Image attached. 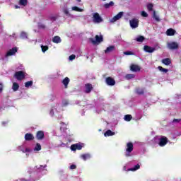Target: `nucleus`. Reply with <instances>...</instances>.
Here are the masks:
<instances>
[{
  "instance_id": "nucleus-47",
  "label": "nucleus",
  "mask_w": 181,
  "mask_h": 181,
  "mask_svg": "<svg viewBox=\"0 0 181 181\" xmlns=\"http://www.w3.org/2000/svg\"><path fill=\"white\" fill-rule=\"evenodd\" d=\"M64 13H65V15H70V13L69 12V10H67V9L64 10Z\"/></svg>"
},
{
  "instance_id": "nucleus-5",
  "label": "nucleus",
  "mask_w": 181,
  "mask_h": 181,
  "mask_svg": "<svg viewBox=\"0 0 181 181\" xmlns=\"http://www.w3.org/2000/svg\"><path fill=\"white\" fill-rule=\"evenodd\" d=\"M83 149V144H75L71 146V151H81Z\"/></svg>"
},
{
  "instance_id": "nucleus-4",
  "label": "nucleus",
  "mask_w": 181,
  "mask_h": 181,
  "mask_svg": "<svg viewBox=\"0 0 181 181\" xmlns=\"http://www.w3.org/2000/svg\"><path fill=\"white\" fill-rule=\"evenodd\" d=\"M130 26L132 29H136L139 26V20L137 18H133L129 21Z\"/></svg>"
},
{
  "instance_id": "nucleus-49",
  "label": "nucleus",
  "mask_w": 181,
  "mask_h": 181,
  "mask_svg": "<svg viewBox=\"0 0 181 181\" xmlns=\"http://www.w3.org/2000/svg\"><path fill=\"white\" fill-rule=\"evenodd\" d=\"M24 152H30V149L26 148H25V151H24Z\"/></svg>"
},
{
  "instance_id": "nucleus-3",
  "label": "nucleus",
  "mask_w": 181,
  "mask_h": 181,
  "mask_svg": "<svg viewBox=\"0 0 181 181\" xmlns=\"http://www.w3.org/2000/svg\"><path fill=\"white\" fill-rule=\"evenodd\" d=\"M94 38H90L89 40L90 42H91V43H93V45H96L97 43H101V42H103V35H95Z\"/></svg>"
},
{
  "instance_id": "nucleus-31",
  "label": "nucleus",
  "mask_w": 181,
  "mask_h": 181,
  "mask_svg": "<svg viewBox=\"0 0 181 181\" xmlns=\"http://www.w3.org/2000/svg\"><path fill=\"white\" fill-rule=\"evenodd\" d=\"M147 9L149 12H152L153 11V4L152 3H149L147 4Z\"/></svg>"
},
{
  "instance_id": "nucleus-54",
  "label": "nucleus",
  "mask_w": 181,
  "mask_h": 181,
  "mask_svg": "<svg viewBox=\"0 0 181 181\" xmlns=\"http://www.w3.org/2000/svg\"><path fill=\"white\" fill-rule=\"evenodd\" d=\"M103 1H106V0H103Z\"/></svg>"
},
{
  "instance_id": "nucleus-36",
  "label": "nucleus",
  "mask_w": 181,
  "mask_h": 181,
  "mask_svg": "<svg viewBox=\"0 0 181 181\" xmlns=\"http://www.w3.org/2000/svg\"><path fill=\"white\" fill-rule=\"evenodd\" d=\"M41 150H42V146L40 145V144L37 143L34 148V151H41Z\"/></svg>"
},
{
  "instance_id": "nucleus-21",
  "label": "nucleus",
  "mask_w": 181,
  "mask_h": 181,
  "mask_svg": "<svg viewBox=\"0 0 181 181\" xmlns=\"http://www.w3.org/2000/svg\"><path fill=\"white\" fill-rule=\"evenodd\" d=\"M69 83H70V78H69V77H66L62 81V83L64 84L65 88H67Z\"/></svg>"
},
{
  "instance_id": "nucleus-51",
  "label": "nucleus",
  "mask_w": 181,
  "mask_h": 181,
  "mask_svg": "<svg viewBox=\"0 0 181 181\" xmlns=\"http://www.w3.org/2000/svg\"><path fill=\"white\" fill-rule=\"evenodd\" d=\"M40 28H42V29H45V25H41Z\"/></svg>"
},
{
  "instance_id": "nucleus-16",
  "label": "nucleus",
  "mask_w": 181,
  "mask_h": 181,
  "mask_svg": "<svg viewBox=\"0 0 181 181\" xmlns=\"http://www.w3.org/2000/svg\"><path fill=\"white\" fill-rule=\"evenodd\" d=\"M25 139L26 141H33V139H35V136L30 133H27L25 135Z\"/></svg>"
},
{
  "instance_id": "nucleus-27",
  "label": "nucleus",
  "mask_w": 181,
  "mask_h": 181,
  "mask_svg": "<svg viewBox=\"0 0 181 181\" xmlns=\"http://www.w3.org/2000/svg\"><path fill=\"white\" fill-rule=\"evenodd\" d=\"M105 136H112V135H115V132H112L111 130H107L104 134Z\"/></svg>"
},
{
  "instance_id": "nucleus-29",
  "label": "nucleus",
  "mask_w": 181,
  "mask_h": 181,
  "mask_svg": "<svg viewBox=\"0 0 181 181\" xmlns=\"http://www.w3.org/2000/svg\"><path fill=\"white\" fill-rule=\"evenodd\" d=\"M125 78L127 80H131L132 78H135V75L132 74H128L125 76Z\"/></svg>"
},
{
  "instance_id": "nucleus-13",
  "label": "nucleus",
  "mask_w": 181,
  "mask_h": 181,
  "mask_svg": "<svg viewBox=\"0 0 181 181\" xmlns=\"http://www.w3.org/2000/svg\"><path fill=\"white\" fill-rule=\"evenodd\" d=\"M18 52V48L17 47H13L11 49H9L7 53L6 56H15L16 53Z\"/></svg>"
},
{
  "instance_id": "nucleus-26",
  "label": "nucleus",
  "mask_w": 181,
  "mask_h": 181,
  "mask_svg": "<svg viewBox=\"0 0 181 181\" xmlns=\"http://www.w3.org/2000/svg\"><path fill=\"white\" fill-rule=\"evenodd\" d=\"M12 89L13 91H18L19 90V84L16 82L13 83Z\"/></svg>"
},
{
  "instance_id": "nucleus-17",
  "label": "nucleus",
  "mask_w": 181,
  "mask_h": 181,
  "mask_svg": "<svg viewBox=\"0 0 181 181\" xmlns=\"http://www.w3.org/2000/svg\"><path fill=\"white\" fill-rule=\"evenodd\" d=\"M175 33H176V30L173 28H169L166 31L167 36H175Z\"/></svg>"
},
{
  "instance_id": "nucleus-43",
  "label": "nucleus",
  "mask_w": 181,
  "mask_h": 181,
  "mask_svg": "<svg viewBox=\"0 0 181 181\" xmlns=\"http://www.w3.org/2000/svg\"><path fill=\"white\" fill-rule=\"evenodd\" d=\"M74 59H76V56L74 54H71V56H69V60L71 62H72V60H74Z\"/></svg>"
},
{
  "instance_id": "nucleus-46",
  "label": "nucleus",
  "mask_w": 181,
  "mask_h": 181,
  "mask_svg": "<svg viewBox=\"0 0 181 181\" xmlns=\"http://www.w3.org/2000/svg\"><path fill=\"white\" fill-rule=\"evenodd\" d=\"M3 90H4V85L1 83H0V93H2Z\"/></svg>"
},
{
  "instance_id": "nucleus-22",
  "label": "nucleus",
  "mask_w": 181,
  "mask_h": 181,
  "mask_svg": "<svg viewBox=\"0 0 181 181\" xmlns=\"http://www.w3.org/2000/svg\"><path fill=\"white\" fill-rule=\"evenodd\" d=\"M141 168V165L139 164H137L136 165H134V168H129L127 170L129 172H135V170H138V169H140Z\"/></svg>"
},
{
  "instance_id": "nucleus-38",
  "label": "nucleus",
  "mask_w": 181,
  "mask_h": 181,
  "mask_svg": "<svg viewBox=\"0 0 181 181\" xmlns=\"http://www.w3.org/2000/svg\"><path fill=\"white\" fill-rule=\"evenodd\" d=\"M41 49L42 52L45 53V52H47V50H49V47L47 45H42Z\"/></svg>"
},
{
  "instance_id": "nucleus-6",
  "label": "nucleus",
  "mask_w": 181,
  "mask_h": 181,
  "mask_svg": "<svg viewBox=\"0 0 181 181\" xmlns=\"http://www.w3.org/2000/svg\"><path fill=\"white\" fill-rule=\"evenodd\" d=\"M122 16H124V12L120 11L118 13V14H117L116 16H115L111 20L110 22L112 23H114V22H117V21H119V19H121V18H122Z\"/></svg>"
},
{
  "instance_id": "nucleus-10",
  "label": "nucleus",
  "mask_w": 181,
  "mask_h": 181,
  "mask_svg": "<svg viewBox=\"0 0 181 181\" xmlns=\"http://www.w3.org/2000/svg\"><path fill=\"white\" fill-rule=\"evenodd\" d=\"M93 87L91 83L85 84V93L86 94H90L91 91H93Z\"/></svg>"
},
{
  "instance_id": "nucleus-48",
  "label": "nucleus",
  "mask_w": 181,
  "mask_h": 181,
  "mask_svg": "<svg viewBox=\"0 0 181 181\" xmlns=\"http://www.w3.org/2000/svg\"><path fill=\"white\" fill-rule=\"evenodd\" d=\"M20 151H21L22 152L25 153V149L22 148V146L19 147Z\"/></svg>"
},
{
  "instance_id": "nucleus-39",
  "label": "nucleus",
  "mask_w": 181,
  "mask_h": 181,
  "mask_svg": "<svg viewBox=\"0 0 181 181\" xmlns=\"http://www.w3.org/2000/svg\"><path fill=\"white\" fill-rule=\"evenodd\" d=\"M72 11H75L76 12H83V9H81L77 6L72 7Z\"/></svg>"
},
{
  "instance_id": "nucleus-28",
  "label": "nucleus",
  "mask_w": 181,
  "mask_h": 181,
  "mask_svg": "<svg viewBox=\"0 0 181 181\" xmlns=\"http://www.w3.org/2000/svg\"><path fill=\"white\" fill-rule=\"evenodd\" d=\"M153 19H155V21H156V22H160V18H159V16H158V15H156V11H153Z\"/></svg>"
},
{
  "instance_id": "nucleus-50",
  "label": "nucleus",
  "mask_w": 181,
  "mask_h": 181,
  "mask_svg": "<svg viewBox=\"0 0 181 181\" xmlns=\"http://www.w3.org/2000/svg\"><path fill=\"white\" fill-rule=\"evenodd\" d=\"M19 8H21L19 6H18V5L15 6V9H19Z\"/></svg>"
},
{
  "instance_id": "nucleus-41",
  "label": "nucleus",
  "mask_w": 181,
  "mask_h": 181,
  "mask_svg": "<svg viewBox=\"0 0 181 181\" xmlns=\"http://www.w3.org/2000/svg\"><path fill=\"white\" fill-rule=\"evenodd\" d=\"M141 15L143 16V18H148V13H146L145 11H141Z\"/></svg>"
},
{
  "instance_id": "nucleus-30",
  "label": "nucleus",
  "mask_w": 181,
  "mask_h": 181,
  "mask_svg": "<svg viewBox=\"0 0 181 181\" xmlns=\"http://www.w3.org/2000/svg\"><path fill=\"white\" fill-rule=\"evenodd\" d=\"M32 86H33V81H30L25 83V87H26V88H29V87H32Z\"/></svg>"
},
{
  "instance_id": "nucleus-44",
  "label": "nucleus",
  "mask_w": 181,
  "mask_h": 181,
  "mask_svg": "<svg viewBox=\"0 0 181 181\" xmlns=\"http://www.w3.org/2000/svg\"><path fill=\"white\" fill-rule=\"evenodd\" d=\"M69 168H70L71 170L76 169V168H77V165L73 164V165H70Z\"/></svg>"
},
{
  "instance_id": "nucleus-7",
  "label": "nucleus",
  "mask_w": 181,
  "mask_h": 181,
  "mask_svg": "<svg viewBox=\"0 0 181 181\" xmlns=\"http://www.w3.org/2000/svg\"><path fill=\"white\" fill-rule=\"evenodd\" d=\"M103 21V18L100 16L98 13H93V22H95V23H101Z\"/></svg>"
},
{
  "instance_id": "nucleus-2",
  "label": "nucleus",
  "mask_w": 181,
  "mask_h": 181,
  "mask_svg": "<svg viewBox=\"0 0 181 181\" xmlns=\"http://www.w3.org/2000/svg\"><path fill=\"white\" fill-rule=\"evenodd\" d=\"M26 73H25L23 71H16L14 74V77L21 81V80H23V78H25Z\"/></svg>"
},
{
  "instance_id": "nucleus-9",
  "label": "nucleus",
  "mask_w": 181,
  "mask_h": 181,
  "mask_svg": "<svg viewBox=\"0 0 181 181\" xmlns=\"http://www.w3.org/2000/svg\"><path fill=\"white\" fill-rule=\"evenodd\" d=\"M105 82L107 86H115V79L110 76L106 78Z\"/></svg>"
},
{
  "instance_id": "nucleus-23",
  "label": "nucleus",
  "mask_w": 181,
  "mask_h": 181,
  "mask_svg": "<svg viewBox=\"0 0 181 181\" xmlns=\"http://www.w3.org/2000/svg\"><path fill=\"white\" fill-rule=\"evenodd\" d=\"M52 42L54 43H60L62 42V39L60 38V37L59 36H54L53 38H52Z\"/></svg>"
},
{
  "instance_id": "nucleus-42",
  "label": "nucleus",
  "mask_w": 181,
  "mask_h": 181,
  "mask_svg": "<svg viewBox=\"0 0 181 181\" xmlns=\"http://www.w3.org/2000/svg\"><path fill=\"white\" fill-rule=\"evenodd\" d=\"M180 121H181V118L180 119H174L172 121V123L173 124H179V122H180Z\"/></svg>"
},
{
  "instance_id": "nucleus-15",
  "label": "nucleus",
  "mask_w": 181,
  "mask_h": 181,
  "mask_svg": "<svg viewBox=\"0 0 181 181\" xmlns=\"http://www.w3.org/2000/svg\"><path fill=\"white\" fill-rule=\"evenodd\" d=\"M144 51L146 52V53H153L156 49L155 47H149L148 45H145L144 47Z\"/></svg>"
},
{
  "instance_id": "nucleus-52",
  "label": "nucleus",
  "mask_w": 181,
  "mask_h": 181,
  "mask_svg": "<svg viewBox=\"0 0 181 181\" xmlns=\"http://www.w3.org/2000/svg\"><path fill=\"white\" fill-rule=\"evenodd\" d=\"M52 19H53V21H56V17H52Z\"/></svg>"
},
{
  "instance_id": "nucleus-34",
  "label": "nucleus",
  "mask_w": 181,
  "mask_h": 181,
  "mask_svg": "<svg viewBox=\"0 0 181 181\" xmlns=\"http://www.w3.org/2000/svg\"><path fill=\"white\" fill-rule=\"evenodd\" d=\"M21 39H28V33L22 32L20 35Z\"/></svg>"
},
{
  "instance_id": "nucleus-19",
  "label": "nucleus",
  "mask_w": 181,
  "mask_h": 181,
  "mask_svg": "<svg viewBox=\"0 0 181 181\" xmlns=\"http://www.w3.org/2000/svg\"><path fill=\"white\" fill-rule=\"evenodd\" d=\"M136 94H138L139 95H144V93H145V89L142 88H137L136 89Z\"/></svg>"
},
{
  "instance_id": "nucleus-24",
  "label": "nucleus",
  "mask_w": 181,
  "mask_h": 181,
  "mask_svg": "<svg viewBox=\"0 0 181 181\" xmlns=\"http://www.w3.org/2000/svg\"><path fill=\"white\" fill-rule=\"evenodd\" d=\"M81 158L84 160H87V159H90L91 158V156L90 155V153H86V154H82L81 156Z\"/></svg>"
},
{
  "instance_id": "nucleus-8",
  "label": "nucleus",
  "mask_w": 181,
  "mask_h": 181,
  "mask_svg": "<svg viewBox=\"0 0 181 181\" xmlns=\"http://www.w3.org/2000/svg\"><path fill=\"white\" fill-rule=\"evenodd\" d=\"M168 47L170 50H175L176 49H179V45H177V42H170L168 44Z\"/></svg>"
},
{
  "instance_id": "nucleus-40",
  "label": "nucleus",
  "mask_w": 181,
  "mask_h": 181,
  "mask_svg": "<svg viewBox=\"0 0 181 181\" xmlns=\"http://www.w3.org/2000/svg\"><path fill=\"white\" fill-rule=\"evenodd\" d=\"M124 54H125L126 56H132L134 55V52L131 51H127V52H124Z\"/></svg>"
},
{
  "instance_id": "nucleus-53",
  "label": "nucleus",
  "mask_w": 181,
  "mask_h": 181,
  "mask_svg": "<svg viewBox=\"0 0 181 181\" xmlns=\"http://www.w3.org/2000/svg\"><path fill=\"white\" fill-rule=\"evenodd\" d=\"M77 2H81V0H76Z\"/></svg>"
},
{
  "instance_id": "nucleus-14",
  "label": "nucleus",
  "mask_w": 181,
  "mask_h": 181,
  "mask_svg": "<svg viewBox=\"0 0 181 181\" xmlns=\"http://www.w3.org/2000/svg\"><path fill=\"white\" fill-rule=\"evenodd\" d=\"M130 70L131 71H134L135 73L138 71H141V66L136 65V64H132L130 66Z\"/></svg>"
},
{
  "instance_id": "nucleus-20",
  "label": "nucleus",
  "mask_w": 181,
  "mask_h": 181,
  "mask_svg": "<svg viewBox=\"0 0 181 181\" xmlns=\"http://www.w3.org/2000/svg\"><path fill=\"white\" fill-rule=\"evenodd\" d=\"M114 50H115V47L114 45H110L106 48L105 53H111V52H114Z\"/></svg>"
},
{
  "instance_id": "nucleus-35",
  "label": "nucleus",
  "mask_w": 181,
  "mask_h": 181,
  "mask_svg": "<svg viewBox=\"0 0 181 181\" xmlns=\"http://www.w3.org/2000/svg\"><path fill=\"white\" fill-rule=\"evenodd\" d=\"M158 70H160V71H162L163 73H168V71H169V70L168 69H165L160 66H159L158 67Z\"/></svg>"
},
{
  "instance_id": "nucleus-45",
  "label": "nucleus",
  "mask_w": 181,
  "mask_h": 181,
  "mask_svg": "<svg viewBox=\"0 0 181 181\" xmlns=\"http://www.w3.org/2000/svg\"><path fill=\"white\" fill-rule=\"evenodd\" d=\"M66 105H69V101L65 100L63 102V106L66 107Z\"/></svg>"
},
{
  "instance_id": "nucleus-33",
  "label": "nucleus",
  "mask_w": 181,
  "mask_h": 181,
  "mask_svg": "<svg viewBox=\"0 0 181 181\" xmlns=\"http://www.w3.org/2000/svg\"><path fill=\"white\" fill-rule=\"evenodd\" d=\"M19 5L26 6V5H28V0H19Z\"/></svg>"
},
{
  "instance_id": "nucleus-11",
  "label": "nucleus",
  "mask_w": 181,
  "mask_h": 181,
  "mask_svg": "<svg viewBox=\"0 0 181 181\" xmlns=\"http://www.w3.org/2000/svg\"><path fill=\"white\" fill-rule=\"evenodd\" d=\"M168 144V137L162 136L158 143L159 146H165Z\"/></svg>"
},
{
  "instance_id": "nucleus-12",
  "label": "nucleus",
  "mask_w": 181,
  "mask_h": 181,
  "mask_svg": "<svg viewBox=\"0 0 181 181\" xmlns=\"http://www.w3.org/2000/svg\"><path fill=\"white\" fill-rule=\"evenodd\" d=\"M36 138L38 141H42L45 138V132L42 130H40L36 134Z\"/></svg>"
},
{
  "instance_id": "nucleus-18",
  "label": "nucleus",
  "mask_w": 181,
  "mask_h": 181,
  "mask_svg": "<svg viewBox=\"0 0 181 181\" xmlns=\"http://www.w3.org/2000/svg\"><path fill=\"white\" fill-rule=\"evenodd\" d=\"M162 63L165 66H170V64H172V60H170V58H165L162 59Z\"/></svg>"
},
{
  "instance_id": "nucleus-1",
  "label": "nucleus",
  "mask_w": 181,
  "mask_h": 181,
  "mask_svg": "<svg viewBox=\"0 0 181 181\" xmlns=\"http://www.w3.org/2000/svg\"><path fill=\"white\" fill-rule=\"evenodd\" d=\"M134 151V144L132 142H129L127 144V148H126V154L125 156L127 158L131 156V153Z\"/></svg>"
},
{
  "instance_id": "nucleus-32",
  "label": "nucleus",
  "mask_w": 181,
  "mask_h": 181,
  "mask_svg": "<svg viewBox=\"0 0 181 181\" xmlns=\"http://www.w3.org/2000/svg\"><path fill=\"white\" fill-rule=\"evenodd\" d=\"M124 121H127L128 122H129V121H131V119H132V115H124Z\"/></svg>"
},
{
  "instance_id": "nucleus-25",
  "label": "nucleus",
  "mask_w": 181,
  "mask_h": 181,
  "mask_svg": "<svg viewBox=\"0 0 181 181\" xmlns=\"http://www.w3.org/2000/svg\"><path fill=\"white\" fill-rule=\"evenodd\" d=\"M103 6L105 9H108V8L114 6V1H110V3L105 4Z\"/></svg>"
},
{
  "instance_id": "nucleus-37",
  "label": "nucleus",
  "mask_w": 181,
  "mask_h": 181,
  "mask_svg": "<svg viewBox=\"0 0 181 181\" xmlns=\"http://www.w3.org/2000/svg\"><path fill=\"white\" fill-rule=\"evenodd\" d=\"M136 42H144L145 40V37L142 35H139L137 38H136Z\"/></svg>"
}]
</instances>
